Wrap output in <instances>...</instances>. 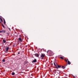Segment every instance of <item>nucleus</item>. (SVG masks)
<instances>
[{
	"mask_svg": "<svg viewBox=\"0 0 78 78\" xmlns=\"http://www.w3.org/2000/svg\"><path fill=\"white\" fill-rule=\"evenodd\" d=\"M54 64L55 66H56V68L57 69H58V68H61V66L58 65L57 64V63H56V60L54 61Z\"/></svg>",
	"mask_w": 78,
	"mask_h": 78,
	"instance_id": "1",
	"label": "nucleus"
},
{
	"mask_svg": "<svg viewBox=\"0 0 78 78\" xmlns=\"http://www.w3.org/2000/svg\"><path fill=\"white\" fill-rule=\"evenodd\" d=\"M8 50H9V47H7V48H6V49L5 51V52H6V53H7L8 51Z\"/></svg>",
	"mask_w": 78,
	"mask_h": 78,
	"instance_id": "2",
	"label": "nucleus"
},
{
	"mask_svg": "<svg viewBox=\"0 0 78 78\" xmlns=\"http://www.w3.org/2000/svg\"><path fill=\"white\" fill-rule=\"evenodd\" d=\"M45 57V54H41V58H44Z\"/></svg>",
	"mask_w": 78,
	"mask_h": 78,
	"instance_id": "3",
	"label": "nucleus"
},
{
	"mask_svg": "<svg viewBox=\"0 0 78 78\" xmlns=\"http://www.w3.org/2000/svg\"><path fill=\"white\" fill-rule=\"evenodd\" d=\"M34 55L35 56H36V57H37V58H38V57H39V55L37 53L35 54H34Z\"/></svg>",
	"mask_w": 78,
	"mask_h": 78,
	"instance_id": "4",
	"label": "nucleus"
},
{
	"mask_svg": "<svg viewBox=\"0 0 78 78\" xmlns=\"http://www.w3.org/2000/svg\"><path fill=\"white\" fill-rule=\"evenodd\" d=\"M47 52L49 53V55H51V54L52 53V52L51 51H48Z\"/></svg>",
	"mask_w": 78,
	"mask_h": 78,
	"instance_id": "5",
	"label": "nucleus"
},
{
	"mask_svg": "<svg viewBox=\"0 0 78 78\" xmlns=\"http://www.w3.org/2000/svg\"><path fill=\"white\" fill-rule=\"evenodd\" d=\"M37 62V60L35 59L34 60L32 61V62Z\"/></svg>",
	"mask_w": 78,
	"mask_h": 78,
	"instance_id": "6",
	"label": "nucleus"
},
{
	"mask_svg": "<svg viewBox=\"0 0 78 78\" xmlns=\"http://www.w3.org/2000/svg\"><path fill=\"white\" fill-rule=\"evenodd\" d=\"M19 41H20V42H22L23 41H22V39H21V38H19Z\"/></svg>",
	"mask_w": 78,
	"mask_h": 78,
	"instance_id": "7",
	"label": "nucleus"
},
{
	"mask_svg": "<svg viewBox=\"0 0 78 78\" xmlns=\"http://www.w3.org/2000/svg\"><path fill=\"white\" fill-rule=\"evenodd\" d=\"M66 68V66H61V69H64Z\"/></svg>",
	"mask_w": 78,
	"mask_h": 78,
	"instance_id": "8",
	"label": "nucleus"
},
{
	"mask_svg": "<svg viewBox=\"0 0 78 78\" xmlns=\"http://www.w3.org/2000/svg\"><path fill=\"white\" fill-rule=\"evenodd\" d=\"M1 22H3V20H2V19L0 17V23Z\"/></svg>",
	"mask_w": 78,
	"mask_h": 78,
	"instance_id": "9",
	"label": "nucleus"
},
{
	"mask_svg": "<svg viewBox=\"0 0 78 78\" xmlns=\"http://www.w3.org/2000/svg\"><path fill=\"white\" fill-rule=\"evenodd\" d=\"M4 20V25H5L6 24V21H5V20L4 19H3Z\"/></svg>",
	"mask_w": 78,
	"mask_h": 78,
	"instance_id": "10",
	"label": "nucleus"
},
{
	"mask_svg": "<svg viewBox=\"0 0 78 78\" xmlns=\"http://www.w3.org/2000/svg\"><path fill=\"white\" fill-rule=\"evenodd\" d=\"M68 64L69 65H70V64H71V62H70V61H68Z\"/></svg>",
	"mask_w": 78,
	"mask_h": 78,
	"instance_id": "11",
	"label": "nucleus"
},
{
	"mask_svg": "<svg viewBox=\"0 0 78 78\" xmlns=\"http://www.w3.org/2000/svg\"><path fill=\"white\" fill-rule=\"evenodd\" d=\"M27 62H25L24 63V65H26L27 64Z\"/></svg>",
	"mask_w": 78,
	"mask_h": 78,
	"instance_id": "12",
	"label": "nucleus"
},
{
	"mask_svg": "<svg viewBox=\"0 0 78 78\" xmlns=\"http://www.w3.org/2000/svg\"><path fill=\"white\" fill-rule=\"evenodd\" d=\"M3 43H5L6 42V40H3Z\"/></svg>",
	"mask_w": 78,
	"mask_h": 78,
	"instance_id": "13",
	"label": "nucleus"
},
{
	"mask_svg": "<svg viewBox=\"0 0 78 78\" xmlns=\"http://www.w3.org/2000/svg\"><path fill=\"white\" fill-rule=\"evenodd\" d=\"M2 31V33H5L6 32V31L5 30H3Z\"/></svg>",
	"mask_w": 78,
	"mask_h": 78,
	"instance_id": "14",
	"label": "nucleus"
},
{
	"mask_svg": "<svg viewBox=\"0 0 78 78\" xmlns=\"http://www.w3.org/2000/svg\"><path fill=\"white\" fill-rule=\"evenodd\" d=\"M12 75H15V73H14V72L12 73Z\"/></svg>",
	"mask_w": 78,
	"mask_h": 78,
	"instance_id": "15",
	"label": "nucleus"
},
{
	"mask_svg": "<svg viewBox=\"0 0 78 78\" xmlns=\"http://www.w3.org/2000/svg\"><path fill=\"white\" fill-rule=\"evenodd\" d=\"M60 59H64V58H63V57H60Z\"/></svg>",
	"mask_w": 78,
	"mask_h": 78,
	"instance_id": "16",
	"label": "nucleus"
},
{
	"mask_svg": "<svg viewBox=\"0 0 78 78\" xmlns=\"http://www.w3.org/2000/svg\"><path fill=\"white\" fill-rule=\"evenodd\" d=\"M2 61L3 62H5V59H3L2 60Z\"/></svg>",
	"mask_w": 78,
	"mask_h": 78,
	"instance_id": "17",
	"label": "nucleus"
},
{
	"mask_svg": "<svg viewBox=\"0 0 78 78\" xmlns=\"http://www.w3.org/2000/svg\"><path fill=\"white\" fill-rule=\"evenodd\" d=\"M65 61H66V62H67V61H69V59H67V60H66V59H65Z\"/></svg>",
	"mask_w": 78,
	"mask_h": 78,
	"instance_id": "18",
	"label": "nucleus"
},
{
	"mask_svg": "<svg viewBox=\"0 0 78 78\" xmlns=\"http://www.w3.org/2000/svg\"><path fill=\"white\" fill-rule=\"evenodd\" d=\"M2 26L3 27V28H5V26H4V25H3V24H2Z\"/></svg>",
	"mask_w": 78,
	"mask_h": 78,
	"instance_id": "19",
	"label": "nucleus"
},
{
	"mask_svg": "<svg viewBox=\"0 0 78 78\" xmlns=\"http://www.w3.org/2000/svg\"><path fill=\"white\" fill-rule=\"evenodd\" d=\"M18 54H20V52H19L18 53Z\"/></svg>",
	"mask_w": 78,
	"mask_h": 78,
	"instance_id": "20",
	"label": "nucleus"
},
{
	"mask_svg": "<svg viewBox=\"0 0 78 78\" xmlns=\"http://www.w3.org/2000/svg\"><path fill=\"white\" fill-rule=\"evenodd\" d=\"M0 33H2V31L0 30Z\"/></svg>",
	"mask_w": 78,
	"mask_h": 78,
	"instance_id": "21",
	"label": "nucleus"
},
{
	"mask_svg": "<svg viewBox=\"0 0 78 78\" xmlns=\"http://www.w3.org/2000/svg\"><path fill=\"white\" fill-rule=\"evenodd\" d=\"M6 34H7V35H8L9 34H8V33H6Z\"/></svg>",
	"mask_w": 78,
	"mask_h": 78,
	"instance_id": "22",
	"label": "nucleus"
},
{
	"mask_svg": "<svg viewBox=\"0 0 78 78\" xmlns=\"http://www.w3.org/2000/svg\"><path fill=\"white\" fill-rule=\"evenodd\" d=\"M9 29L10 31H11V29H10V28H9Z\"/></svg>",
	"mask_w": 78,
	"mask_h": 78,
	"instance_id": "23",
	"label": "nucleus"
},
{
	"mask_svg": "<svg viewBox=\"0 0 78 78\" xmlns=\"http://www.w3.org/2000/svg\"><path fill=\"white\" fill-rule=\"evenodd\" d=\"M20 37H22V36L21 35H20Z\"/></svg>",
	"mask_w": 78,
	"mask_h": 78,
	"instance_id": "24",
	"label": "nucleus"
},
{
	"mask_svg": "<svg viewBox=\"0 0 78 78\" xmlns=\"http://www.w3.org/2000/svg\"><path fill=\"white\" fill-rule=\"evenodd\" d=\"M55 72H56V70H55Z\"/></svg>",
	"mask_w": 78,
	"mask_h": 78,
	"instance_id": "25",
	"label": "nucleus"
}]
</instances>
